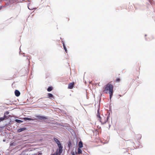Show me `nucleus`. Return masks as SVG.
Segmentation results:
<instances>
[{
    "mask_svg": "<svg viewBox=\"0 0 155 155\" xmlns=\"http://www.w3.org/2000/svg\"><path fill=\"white\" fill-rule=\"evenodd\" d=\"M149 2H150V3L151 4V2L150 1H149Z\"/></svg>",
    "mask_w": 155,
    "mask_h": 155,
    "instance_id": "b1692460",
    "label": "nucleus"
},
{
    "mask_svg": "<svg viewBox=\"0 0 155 155\" xmlns=\"http://www.w3.org/2000/svg\"><path fill=\"white\" fill-rule=\"evenodd\" d=\"M15 121L16 122L18 123H21L22 122V121L18 119H16Z\"/></svg>",
    "mask_w": 155,
    "mask_h": 155,
    "instance_id": "a211bd4d",
    "label": "nucleus"
},
{
    "mask_svg": "<svg viewBox=\"0 0 155 155\" xmlns=\"http://www.w3.org/2000/svg\"><path fill=\"white\" fill-rule=\"evenodd\" d=\"M119 96H120V97H121V95H119Z\"/></svg>",
    "mask_w": 155,
    "mask_h": 155,
    "instance_id": "393cba45",
    "label": "nucleus"
},
{
    "mask_svg": "<svg viewBox=\"0 0 155 155\" xmlns=\"http://www.w3.org/2000/svg\"><path fill=\"white\" fill-rule=\"evenodd\" d=\"M120 78H117L115 80V82H120Z\"/></svg>",
    "mask_w": 155,
    "mask_h": 155,
    "instance_id": "dca6fc26",
    "label": "nucleus"
},
{
    "mask_svg": "<svg viewBox=\"0 0 155 155\" xmlns=\"http://www.w3.org/2000/svg\"><path fill=\"white\" fill-rule=\"evenodd\" d=\"M26 130V128H25V127L22 128H21L18 129V132H20L24 130Z\"/></svg>",
    "mask_w": 155,
    "mask_h": 155,
    "instance_id": "9d476101",
    "label": "nucleus"
},
{
    "mask_svg": "<svg viewBox=\"0 0 155 155\" xmlns=\"http://www.w3.org/2000/svg\"><path fill=\"white\" fill-rule=\"evenodd\" d=\"M127 112H129V109H127Z\"/></svg>",
    "mask_w": 155,
    "mask_h": 155,
    "instance_id": "412c9836",
    "label": "nucleus"
},
{
    "mask_svg": "<svg viewBox=\"0 0 155 155\" xmlns=\"http://www.w3.org/2000/svg\"><path fill=\"white\" fill-rule=\"evenodd\" d=\"M18 144V143L16 141H14L12 143H11L10 144V146H15Z\"/></svg>",
    "mask_w": 155,
    "mask_h": 155,
    "instance_id": "0eeeda50",
    "label": "nucleus"
},
{
    "mask_svg": "<svg viewBox=\"0 0 155 155\" xmlns=\"http://www.w3.org/2000/svg\"><path fill=\"white\" fill-rule=\"evenodd\" d=\"M63 46L64 48V49L66 52V53H67V48L66 47V46H65L64 44V43H63Z\"/></svg>",
    "mask_w": 155,
    "mask_h": 155,
    "instance_id": "f3484780",
    "label": "nucleus"
},
{
    "mask_svg": "<svg viewBox=\"0 0 155 155\" xmlns=\"http://www.w3.org/2000/svg\"><path fill=\"white\" fill-rule=\"evenodd\" d=\"M74 85V82L70 83L68 84V88L69 89H72Z\"/></svg>",
    "mask_w": 155,
    "mask_h": 155,
    "instance_id": "39448f33",
    "label": "nucleus"
},
{
    "mask_svg": "<svg viewBox=\"0 0 155 155\" xmlns=\"http://www.w3.org/2000/svg\"><path fill=\"white\" fill-rule=\"evenodd\" d=\"M97 118L98 120H99L102 124H105L109 118L108 116H107V115H106L105 116L102 115V116H101L99 114L98 110L97 111Z\"/></svg>",
    "mask_w": 155,
    "mask_h": 155,
    "instance_id": "f03ea898",
    "label": "nucleus"
},
{
    "mask_svg": "<svg viewBox=\"0 0 155 155\" xmlns=\"http://www.w3.org/2000/svg\"><path fill=\"white\" fill-rule=\"evenodd\" d=\"M113 86L111 84V82L107 84L104 87V90L103 91L106 94L109 93L110 94V98L111 99L113 93Z\"/></svg>",
    "mask_w": 155,
    "mask_h": 155,
    "instance_id": "f257e3e1",
    "label": "nucleus"
},
{
    "mask_svg": "<svg viewBox=\"0 0 155 155\" xmlns=\"http://www.w3.org/2000/svg\"><path fill=\"white\" fill-rule=\"evenodd\" d=\"M36 117L39 120H45L47 119V118L46 117L41 116H37Z\"/></svg>",
    "mask_w": 155,
    "mask_h": 155,
    "instance_id": "7ed1b4c3",
    "label": "nucleus"
},
{
    "mask_svg": "<svg viewBox=\"0 0 155 155\" xmlns=\"http://www.w3.org/2000/svg\"><path fill=\"white\" fill-rule=\"evenodd\" d=\"M58 146L59 148V151H58V152L59 153H62V148H63V147L62 146V145H61V143H58Z\"/></svg>",
    "mask_w": 155,
    "mask_h": 155,
    "instance_id": "20e7f679",
    "label": "nucleus"
},
{
    "mask_svg": "<svg viewBox=\"0 0 155 155\" xmlns=\"http://www.w3.org/2000/svg\"><path fill=\"white\" fill-rule=\"evenodd\" d=\"M79 148H81L83 147V143L81 141H80L79 143Z\"/></svg>",
    "mask_w": 155,
    "mask_h": 155,
    "instance_id": "ddd939ff",
    "label": "nucleus"
},
{
    "mask_svg": "<svg viewBox=\"0 0 155 155\" xmlns=\"http://www.w3.org/2000/svg\"><path fill=\"white\" fill-rule=\"evenodd\" d=\"M6 118H7V116L5 115V114H4L3 117H0V121L3 120Z\"/></svg>",
    "mask_w": 155,
    "mask_h": 155,
    "instance_id": "f8f14e48",
    "label": "nucleus"
},
{
    "mask_svg": "<svg viewBox=\"0 0 155 155\" xmlns=\"http://www.w3.org/2000/svg\"><path fill=\"white\" fill-rule=\"evenodd\" d=\"M3 7V6L2 5H1L0 6V10L2 9Z\"/></svg>",
    "mask_w": 155,
    "mask_h": 155,
    "instance_id": "aec40b11",
    "label": "nucleus"
},
{
    "mask_svg": "<svg viewBox=\"0 0 155 155\" xmlns=\"http://www.w3.org/2000/svg\"><path fill=\"white\" fill-rule=\"evenodd\" d=\"M54 140L56 142V143L58 144V143H60V141L59 140L57 139V138H54Z\"/></svg>",
    "mask_w": 155,
    "mask_h": 155,
    "instance_id": "9b49d317",
    "label": "nucleus"
},
{
    "mask_svg": "<svg viewBox=\"0 0 155 155\" xmlns=\"http://www.w3.org/2000/svg\"><path fill=\"white\" fill-rule=\"evenodd\" d=\"M24 119L25 120H31V119L28 118V117H25L24 118Z\"/></svg>",
    "mask_w": 155,
    "mask_h": 155,
    "instance_id": "6ab92c4d",
    "label": "nucleus"
},
{
    "mask_svg": "<svg viewBox=\"0 0 155 155\" xmlns=\"http://www.w3.org/2000/svg\"><path fill=\"white\" fill-rule=\"evenodd\" d=\"M17 2V0H9V3L10 4H12Z\"/></svg>",
    "mask_w": 155,
    "mask_h": 155,
    "instance_id": "6e6552de",
    "label": "nucleus"
},
{
    "mask_svg": "<svg viewBox=\"0 0 155 155\" xmlns=\"http://www.w3.org/2000/svg\"><path fill=\"white\" fill-rule=\"evenodd\" d=\"M51 155H55V154H51Z\"/></svg>",
    "mask_w": 155,
    "mask_h": 155,
    "instance_id": "5701e85b",
    "label": "nucleus"
},
{
    "mask_svg": "<svg viewBox=\"0 0 155 155\" xmlns=\"http://www.w3.org/2000/svg\"><path fill=\"white\" fill-rule=\"evenodd\" d=\"M7 114H9V112H7Z\"/></svg>",
    "mask_w": 155,
    "mask_h": 155,
    "instance_id": "4be33fe9",
    "label": "nucleus"
},
{
    "mask_svg": "<svg viewBox=\"0 0 155 155\" xmlns=\"http://www.w3.org/2000/svg\"><path fill=\"white\" fill-rule=\"evenodd\" d=\"M82 153V150H81L80 149V148H78V152L77 153L78 154H81Z\"/></svg>",
    "mask_w": 155,
    "mask_h": 155,
    "instance_id": "2eb2a0df",
    "label": "nucleus"
},
{
    "mask_svg": "<svg viewBox=\"0 0 155 155\" xmlns=\"http://www.w3.org/2000/svg\"><path fill=\"white\" fill-rule=\"evenodd\" d=\"M53 89V87H49L47 89V91L48 92L51 91Z\"/></svg>",
    "mask_w": 155,
    "mask_h": 155,
    "instance_id": "4468645a",
    "label": "nucleus"
},
{
    "mask_svg": "<svg viewBox=\"0 0 155 155\" xmlns=\"http://www.w3.org/2000/svg\"><path fill=\"white\" fill-rule=\"evenodd\" d=\"M15 93V95L17 97L19 96L20 94V92L17 90H16Z\"/></svg>",
    "mask_w": 155,
    "mask_h": 155,
    "instance_id": "423d86ee",
    "label": "nucleus"
},
{
    "mask_svg": "<svg viewBox=\"0 0 155 155\" xmlns=\"http://www.w3.org/2000/svg\"><path fill=\"white\" fill-rule=\"evenodd\" d=\"M47 95H48V98H49L51 99V98L53 97V95L51 93H48V94Z\"/></svg>",
    "mask_w": 155,
    "mask_h": 155,
    "instance_id": "1a4fd4ad",
    "label": "nucleus"
}]
</instances>
